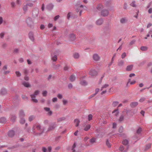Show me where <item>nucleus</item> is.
<instances>
[{"label":"nucleus","mask_w":152,"mask_h":152,"mask_svg":"<svg viewBox=\"0 0 152 152\" xmlns=\"http://www.w3.org/2000/svg\"><path fill=\"white\" fill-rule=\"evenodd\" d=\"M40 91L39 90H36L35 91L33 94L31 95V100L34 102L37 103L38 102V100L36 99L35 97L36 96L38 95Z\"/></svg>","instance_id":"1"},{"label":"nucleus","mask_w":152,"mask_h":152,"mask_svg":"<svg viewBox=\"0 0 152 152\" xmlns=\"http://www.w3.org/2000/svg\"><path fill=\"white\" fill-rule=\"evenodd\" d=\"M129 110L125 109L123 112L122 115H121L120 117L119 120L120 121H122L124 119V116H126V115H128V114L130 112Z\"/></svg>","instance_id":"2"},{"label":"nucleus","mask_w":152,"mask_h":152,"mask_svg":"<svg viewBox=\"0 0 152 152\" xmlns=\"http://www.w3.org/2000/svg\"><path fill=\"white\" fill-rule=\"evenodd\" d=\"M109 85L107 84H105L103 85L102 87L101 91H102L101 92V94H103L106 92L107 90L109 88Z\"/></svg>","instance_id":"3"},{"label":"nucleus","mask_w":152,"mask_h":152,"mask_svg":"<svg viewBox=\"0 0 152 152\" xmlns=\"http://www.w3.org/2000/svg\"><path fill=\"white\" fill-rule=\"evenodd\" d=\"M26 22L29 26L31 27L33 25V22L32 19L30 18H28L26 20Z\"/></svg>","instance_id":"4"},{"label":"nucleus","mask_w":152,"mask_h":152,"mask_svg":"<svg viewBox=\"0 0 152 152\" xmlns=\"http://www.w3.org/2000/svg\"><path fill=\"white\" fill-rule=\"evenodd\" d=\"M83 130L85 131H88L91 127V125L88 124H84L83 125Z\"/></svg>","instance_id":"5"},{"label":"nucleus","mask_w":152,"mask_h":152,"mask_svg":"<svg viewBox=\"0 0 152 152\" xmlns=\"http://www.w3.org/2000/svg\"><path fill=\"white\" fill-rule=\"evenodd\" d=\"M109 12L108 11L106 10H104L101 12V15L103 16H106L109 14Z\"/></svg>","instance_id":"6"},{"label":"nucleus","mask_w":152,"mask_h":152,"mask_svg":"<svg viewBox=\"0 0 152 152\" xmlns=\"http://www.w3.org/2000/svg\"><path fill=\"white\" fill-rule=\"evenodd\" d=\"M89 74L92 76H94L97 75V72L94 69H91L89 72Z\"/></svg>","instance_id":"7"},{"label":"nucleus","mask_w":152,"mask_h":152,"mask_svg":"<svg viewBox=\"0 0 152 152\" xmlns=\"http://www.w3.org/2000/svg\"><path fill=\"white\" fill-rule=\"evenodd\" d=\"M99 56L96 54H94L93 56V58L95 61H99Z\"/></svg>","instance_id":"8"},{"label":"nucleus","mask_w":152,"mask_h":152,"mask_svg":"<svg viewBox=\"0 0 152 152\" xmlns=\"http://www.w3.org/2000/svg\"><path fill=\"white\" fill-rule=\"evenodd\" d=\"M69 38L71 41H74L76 39V37L73 34H71L69 36Z\"/></svg>","instance_id":"9"},{"label":"nucleus","mask_w":152,"mask_h":152,"mask_svg":"<svg viewBox=\"0 0 152 152\" xmlns=\"http://www.w3.org/2000/svg\"><path fill=\"white\" fill-rule=\"evenodd\" d=\"M44 110L48 112V114L49 115H50L52 114V111L50 110V109L49 107H45Z\"/></svg>","instance_id":"10"},{"label":"nucleus","mask_w":152,"mask_h":152,"mask_svg":"<svg viewBox=\"0 0 152 152\" xmlns=\"http://www.w3.org/2000/svg\"><path fill=\"white\" fill-rule=\"evenodd\" d=\"M103 22V20L102 19H99L96 21V24L97 25H101Z\"/></svg>","instance_id":"11"},{"label":"nucleus","mask_w":152,"mask_h":152,"mask_svg":"<svg viewBox=\"0 0 152 152\" xmlns=\"http://www.w3.org/2000/svg\"><path fill=\"white\" fill-rule=\"evenodd\" d=\"M38 12L39 10L38 9H37L35 10L32 13L33 16L34 17L37 16L38 14Z\"/></svg>","instance_id":"12"},{"label":"nucleus","mask_w":152,"mask_h":152,"mask_svg":"<svg viewBox=\"0 0 152 152\" xmlns=\"http://www.w3.org/2000/svg\"><path fill=\"white\" fill-rule=\"evenodd\" d=\"M83 8V6L82 5H81L79 7V8H77V12H78L79 11H80V13H79L80 15H81V12L82 10V8Z\"/></svg>","instance_id":"13"},{"label":"nucleus","mask_w":152,"mask_h":152,"mask_svg":"<svg viewBox=\"0 0 152 152\" xmlns=\"http://www.w3.org/2000/svg\"><path fill=\"white\" fill-rule=\"evenodd\" d=\"M25 115L24 113L23 110H20L19 113V115L20 118L23 117L25 116Z\"/></svg>","instance_id":"14"},{"label":"nucleus","mask_w":152,"mask_h":152,"mask_svg":"<svg viewBox=\"0 0 152 152\" xmlns=\"http://www.w3.org/2000/svg\"><path fill=\"white\" fill-rule=\"evenodd\" d=\"M103 8V5L101 4H98L96 7L97 9L99 10H101Z\"/></svg>","instance_id":"15"},{"label":"nucleus","mask_w":152,"mask_h":152,"mask_svg":"<svg viewBox=\"0 0 152 152\" xmlns=\"http://www.w3.org/2000/svg\"><path fill=\"white\" fill-rule=\"evenodd\" d=\"M118 110V109H115L112 112V113L113 114V115L117 116L119 112Z\"/></svg>","instance_id":"16"},{"label":"nucleus","mask_w":152,"mask_h":152,"mask_svg":"<svg viewBox=\"0 0 152 152\" xmlns=\"http://www.w3.org/2000/svg\"><path fill=\"white\" fill-rule=\"evenodd\" d=\"M14 135V132L13 130L10 131L9 132L8 135L10 137H12Z\"/></svg>","instance_id":"17"},{"label":"nucleus","mask_w":152,"mask_h":152,"mask_svg":"<svg viewBox=\"0 0 152 152\" xmlns=\"http://www.w3.org/2000/svg\"><path fill=\"white\" fill-rule=\"evenodd\" d=\"M6 122V120L4 117H1L0 118V123H4Z\"/></svg>","instance_id":"18"},{"label":"nucleus","mask_w":152,"mask_h":152,"mask_svg":"<svg viewBox=\"0 0 152 152\" xmlns=\"http://www.w3.org/2000/svg\"><path fill=\"white\" fill-rule=\"evenodd\" d=\"M74 122L75 124V126L77 127L79 125L80 121L78 119H76L74 120Z\"/></svg>","instance_id":"19"},{"label":"nucleus","mask_w":152,"mask_h":152,"mask_svg":"<svg viewBox=\"0 0 152 152\" xmlns=\"http://www.w3.org/2000/svg\"><path fill=\"white\" fill-rule=\"evenodd\" d=\"M133 67V66L132 65H129L127 66L126 70L127 71H130L132 70Z\"/></svg>","instance_id":"20"},{"label":"nucleus","mask_w":152,"mask_h":152,"mask_svg":"<svg viewBox=\"0 0 152 152\" xmlns=\"http://www.w3.org/2000/svg\"><path fill=\"white\" fill-rule=\"evenodd\" d=\"M138 105V103L137 102H134L130 104L131 107H134Z\"/></svg>","instance_id":"21"},{"label":"nucleus","mask_w":152,"mask_h":152,"mask_svg":"<svg viewBox=\"0 0 152 152\" xmlns=\"http://www.w3.org/2000/svg\"><path fill=\"white\" fill-rule=\"evenodd\" d=\"M124 64V61L123 60H121L119 61L118 65L119 66H122Z\"/></svg>","instance_id":"22"},{"label":"nucleus","mask_w":152,"mask_h":152,"mask_svg":"<svg viewBox=\"0 0 152 152\" xmlns=\"http://www.w3.org/2000/svg\"><path fill=\"white\" fill-rule=\"evenodd\" d=\"M80 84L82 85L86 86L87 84V82L85 80H81Z\"/></svg>","instance_id":"23"},{"label":"nucleus","mask_w":152,"mask_h":152,"mask_svg":"<svg viewBox=\"0 0 152 152\" xmlns=\"http://www.w3.org/2000/svg\"><path fill=\"white\" fill-rule=\"evenodd\" d=\"M52 59L54 61H56L57 60V56L56 55H52Z\"/></svg>","instance_id":"24"},{"label":"nucleus","mask_w":152,"mask_h":152,"mask_svg":"<svg viewBox=\"0 0 152 152\" xmlns=\"http://www.w3.org/2000/svg\"><path fill=\"white\" fill-rule=\"evenodd\" d=\"M127 20L126 18H122L120 20V22L122 23H124L127 21Z\"/></svg>","instance_id":"25"},{"label":"nucleus","mask_w":152,"mask_h":152,"mask_svg":"<svg viewBox=\"0 0 152 152\" xmlns=\"http://www.w3.org/2000/svg\"><path fill=\"white\" fill-rule=\"evenodd\" d=\"M148 49V48L146 46H142L140 48V50L143 51L147 50Z\"/></svg>","instance_id":"26"},{"label":"nucleus","mask_w":152,"mask_h":152,"mask_svg":"<svg viewBox=\"0 0 152 152\" xmlns=\"http://www.w3.org/2000/svg\"><path fill=\"white\" fill-rule=\"evenodd\" d=\"M23 85L24 86L26 87H30V85L28 82H24L23 83Z\"/></svg>","instance_id":"27"},{"label":"nucleus","mask_w":152,"mask_h":152,"mask_svg":"<svg viewBox=\"0 0 152 152\" xmlns=\"http://www.w3.org/2000/svg\"><path fill=\"white\" fill-rule=\"evenodd\" d=\"M99 88H96L95 90V93L93 94L91 96V97H93L95 96L96 94L99 92Z\"/></svg>","instance_id":"28"},{"label":"nucleus","mask_w":152,"mask_h":152,"mask_svg":"<svg viewBox=\"0 0 152 152\" xmlns=\"http://www.w3.org/2000/svg\"><path fill=\"white\" fill-rule=\"evenodd\" d=\"M122 143L124 145H126L128 144V141L127 140H124L122 141Z\"/></svg>","instance_id":"29"},{"label":"nucleus","mask_w":152,"mask_h":152,"mask_svg":"<svg viewBox=\"0 0 152 152\" xmlns=\"http://www.w3.org/2000/svg\"><path fill=\"white\" fill-rule=\"evenodd\" d=\"M73 56L75 58H78L79 57V55L78 53H75L73 54Z\"/></svg>","instance_id":"30"},{"label":"nucleus","mask_w":152,"mask_h":152,"mask_svg":"<svg viewBox=\"0 0 152 152\" xmlns=\"http://www.w3.org/2000/svg\"><path fill=\"white\" fill-rule=\"evenodd\" d=\"M75 79V76L74 75H72L70 77V80L71 81H74Z\"/></svg>","instance_id":"31"},{"label":"nucleus","mask_w":152,"mask_h":152,"mask_svg":"<svg viewBox=\"0 0 152 152\" xmlns=\"http://www.w3.org/2000/svg\"><path fill=\"white\" fill-rule=\"evenodd\" d=\"M29 37L30 39L32 41L34 40V38L33 34L31 33H29Z\"/></svg>","instance_id":"32"},{"label":"nucleus","mask_w":152,"mask_h":152,"mask_svg":"<svg viewBox=\"0 0 152 152\" xmlns=\"http://www.w3.org/2000/svg\"><path fill=\"white\" fill-rule=\"evenodd\" d=\"M27 6H28V5L27 4L24 5L23 8L24 10L25 11H26L27 10V8H28Z\"/></svg>","instance_id":"33"},{"label":"nucleus","mask_w":152,"mask_h":152,"mask_svg":"<svg viewBox=\"0 0 152 152\" xmlns=\"http://www.w3.org/2000/svg\"><path fill=\"white\" fill-rule=\"evenodd\" d=\"M16 119V117L15 115H12L11 117V120L12 121H14Z\"/></svg>","instance_id":"34"},{"label":"nucleus","mask_w":152,"mask_h":152,"mask_svg":"<svg viewBox=\"0 0 152 152\" xmlns=\"http://www.w3.org/2000/svg\"><path fill=\"white\" fill-rule=\"evenodd\" d=\"M151 144H149L148 145H147L146 146L145 150H147L151 148Z\"/></svg>","instance_id":"35"},{"label":"nucleus","mask_w":152,"mask_h":152,"mask_svg":"<svg viewBox=\"0 0 152 152\" xmlns=\"http://www.w3.org/2000/svg\"><path fill=\"white\" fill-rule=\"evenodd\" d=\"M106 144L108 147L110 148L111 147V144L110 143L108 140H107L106 141Z\"/></svg>","instance_id":"36"},{"label":"nucleus","mask_w":152,"mask_h":152,"mask_svg":"<svg viewBox=\"0 0 152 152\" xmlns=\"http://www.w3.org/2000/svg\"><path fill=\"white\" fill-rule=\"evenodd\" d=\"M126 56V53L124 52L122 54V55H121V58L122 59H124L125 57Z\"/></svg>","instance_id":"37"},{"label":"nucleus","mask_w":152,"mask_h":152,"mask_svg":"<svg viewBox=\"0 0 152 152\" xmlns=\"http://www.w3.org/2000/svg\"><path fill=\"white\" fill-rule=\"evenodd\" d=\"M15 74H16V76L18 77H20L21 75V73H20V72H19L18 71H16L15 72Z\"/></svg>","instance_id":"38"},{"label":"nucleus","mask_w":152,"mask_h":152,"mask_svg":"<svg viewBox=\"0 0 152 152\" xmlns=\"http://www.w3.org/2000/svg\"><path fill=\"white\" fill-rule=\"evenodd\" d=\"M118 104V102H114L113 103V105L114 107L116 106Z\"/></svg>","instance_id":"39"},{"label":"nucleus","mask_w":152,"mask_h":152,"mask_svg":"<svg viewBox=\"0 0 152 152\" xmlns=\"http://www.w3.org/2000/svg\"><path fill=\"white\" fill-rule=\"evenodd\" d=\"M47 92L46 91H43L42 94L43 96H47Z\"/></svg>","instance_id":"40"},{"label":"nucleus","mask_w":152,"mask_h":152,"mask_svg":"<svg viewBox=\"0 0 152 152\" xmlns=\"http://www.w3.org/2000/svg\"><path fill=\"white\" fill-rule=\"evenodd\" d=\"M93 116L91 114H89L88 115V120L89 121L91 120L92 119Z\"/></svg>","instance_id":"41"},{"label":"nucleus","mask_w":152,"mask_h":152,"mask_svg":"<svg viewBox=\"0 0 152 152\" xmlns=\"http://www.w3.org/2000/svg\"><path fill=\"white\" fill-rule=\"evenodd\" d=\"M55 127V126L54 125H53V126H50L49 128V130H53L54 129Z\"/></svg>","instance_id":"42"},{"label":"nucleus","mask_w":152,"mask_h":152,"mask_svg":"<svg viewBox=\"0 0 152 152\" xmlns=\"http://www.w3.org/2000/svg\"><path fill=\"white\" fill-rule=\"evenodd\" d=\"M141 131H142L141 128H139L137 130V134H140L141 133Z\"/></svg>","instance_id":"43"},{"label":"nucleus","mask_w":152,"mask_h":152,"mask_svg":"<svg viewBox=\"0 0 152 152\" xmlns=\"http://www.w3.org/2000/svg\"><path fill=\"white\" fill-rule=\"evenodd\" d=\"M21 120H20V123L22 124H23L25 122V120L24 119L22 118H20Z\"/></svg>","instance_id":"44"},{"label":"nucleus","mask_w":152,"mask_h":152,"mask_svg":"<svg viewBox=\"0 0 152 152\" xmlns=\"http://www.w3.org/2000/svg\"><path fill=\"white\" fill-rule=\"evenodd\" d=\"M76 145L75 143H74L72 147V150L73 151L72 152H75L74 148L76 147Z\"/></svg>","instance_id":"45"},{"label":"nucleus","mask_w":152,"mask_h":152,"mask_svg":"<svg viewBox=\"0 0 152 152\" xmlns=\"http://www.w3.org/2000/svg\"><path fill=\"white\" fill-rule=\"evenodd\" d=\"M130 5L133 7H135L136 6V4H135V2L133 1L132 3L130 4Z\"/></svg>","instance_id":"46"},{"label":"nucleus","mask_w":152,"mask_h":152,"mask_svg":"<svg viewBox=\"0 0 152 152\" xmlns=\"http://www.w3.org/2000/svg\"><path fill=\"white\" fill-rule=\"evenodd\" d=\"M65 119V118L63 117L59 118L58 120V121H61Z\"/></svg>","instance_id":"47"},{"label":"nucleus","mask_w":152,"mask_h":152,"mask_svg":"<svg viewBox=\"0 0 152 152\" xmlns=\"http://www.w3.org/2000/svg\"><path fill=\"white\" fill-rule=\"evenodd\" d=\"M95 141V139L94 138H92L90 140V142L91 143H93Z\"/></svg>","instance_id":"48"},{"label":"nucleus","mask_w":152,"mask_h":152,"mask_svg":"<svg viewBox=\"0 0 152 152\" xmlns=\"http://www.w3.org/2000/svg\"><path fill=\"white\" fill-rule=\"evenodd\" d=\"M34 117L33 116H30L29 118V120L30 121H32L33 119L34 118Z\"/></svg>","instance_id":"49"},{"label":"nucleus","mask_w":152,"mask_h":152,"mask_svg":"<svg viewBox=\"0 0 152 152\" xmlns=\"http://www.w3.org/2000/svg\"><path fill=\"white\" fill-rule=\"evenodd\" d=\"M57 96L59 99H61L62 98V96L61 94H58Z\"/></svg>","instance_id":"50"},{"label":"nucleus","mask_w":152,"mask_h":152,"mask_svg":"<svg viewBox=\"0 0 152 152\" xmlns=\"http://www.w3.org/2000/svg\"><path fill=\"white\" fill-rule=\"evenodd\" d=\"M124 149V147L123 146H121L119 148V150L121 151H123Z\"/></svg>","instance_id":"51"},{"label":"nucleus","mask_w":152,"mask_h":152,"mask_svg":"<svg viewBox=\"0 0 152 152\" xmlns=\"http://www.w3.org/2000/svg\"><path fill=\"white\" fill-rule=\"evenodd\" d=\"M63 102L64 105H66L67 103V101L66 100H63Z\"/></svg>","instance_id":"52"},{"label":"nucleus","mask_w":152,"mask_h":152,"mask_svg":"<svg viewBox=\"0 0 152 152\" xmlns=\"http://www.w3.org/2000/svg\"><path fill=\"white\" fill-rule=\"evenodd\" d=\"M59 17V15H57L54 18V20H57Z\"/></svg>","instance_id":"53"},{"label":"nucleus","mask_w":152,"mask_h":152,"mask_svg":"<svg viewBox=\"0 0 152 152\" xmlns=\"http://www.w3.org/2000/svg\"><path fill=\"white\" fill-rule=\"evenodd\" d=\"M28 6H29L30 7H32L33 6V4L31 3H28L27 4Z\"/></svg>","instance_id":"54"},{"label":"nucleus","mask_w":152,"mask_h":152,"mask_svg":"<svg viewBox=\"0 0 152 152\" xmlns=\"http://www.w3.org/2000/svg\"><path fill=\"white\" fill-rule=\"evenodd\" d=\"M57 98H56V97L53 98L52 99V101L53 102H55L57 101Z\"/></svg>","instance_id":"55"},{"label":"nucleus","mask_w":152,"mask_h":152,"mask_svg":"<svg viewBox=\"0 0 152 152\" xmlns=\"http://www.w3.org/2000/svg\"><path fill=\"white\" fill-rule=\"evenodd\" d=\"M148 12L149 14H151L152 13V8H150L148 10Z\"/></svg>","instance_id":"56"},{"label":"nucleus","mask_w":152,"mask_h":152,"mask_svg":"<svg viewBox=\"0 0 152 152\" xmlns=\"http://www.w3.org/2000/svg\"><path fill=\"white\" fill-rule=\"evenodd\" d=\"M3 70H7V65H5L2 68Z\"/></svg>","instance_id":"57"},{"label":"nucleus","mask_w":152,"mask_h":152,"mask_svg":"<svg viewBox=\"0 0 152 152\" xmlns=\"http://www.w3.org/2000/svg\"><path fill=\"white\" fill-rule=\"evenodd\" d=\"M47 149L45 147H43L42 148V151L43 152H46Z\"/></svg>","instance_id":"58"},{"label":"nucleus","mask_w":152,"mask_h":152,"mask_svg":"<svg viewBox=\"0 0 152 152\" xmlns=\"http://www.w3.org/2000/svg\"><path fill=\"white\" fill-rule=\"evenodd\" d=\"M37 128L38 130H40L41 129V127L39 125H37Z\"/></svg>","instance_id":"59"},{"label":"nucleus","mask_w":152,"mask_h":152,"mask_svg":"<svg viewBox=\"0 0 152 152\" xmlns=\"http://www.w3.org/2000/svg\"><path fill=\"white\" fill-rule=\"evenodd\" d=\"M135 76V74L134 73H132L130 74L129 75V77H134Z\"/></svg>","instance_id":"60"},{"label":"nucleus","mask_w":152,"mask_h":152,"mask_svg":"<svg viewBox=\"0 0 152 152\" xmlns=\"http://www.w3.org/2000/svg\"><path fill=\"white\" fill-rule=\"evenodd\" d=\"M45 28V26L43 25H41L40 27V28L41 29H43Z\"/></svg>","instance_id":"61"},{"label":"nucleus","mask_w":152,"mask_h":152,"mask_svg":"<svg viewBox=\"0 0 152 152\" xmlns=\"http://www.w3.org/2000/svg\"><path fill=\"white\" fill-rule=\"evenodd\" d=\"M4 34L3 33H1L0 34V37L1 38H2L3 37L4 35Z\"/></svg>","instance_id":"62"},{"label":"nucleus","mask_w":152,"mask_h":152,"mask_svg":"<svg viewBox=\"0 0 152 152\" xmlns=\"http://www.w3.org/2000/svg\"><path fill=\"white\" fill-rule=\"evenodd\" d=\"M53 26V24L52 23H49L48 25V27L50 28Z\"/></svg>","instance_id":"63"},{"label":"nucleus","mask_w":152,"mask_h":152,"mask_svg":"<svg viewBox=\"0 0 152 152\" xmlns=\"http://www.w3.org/2000/svg\"><path fill=\"white\" fill-rule=\"evenodd\" d=\"M116 126V124L115 123H113V128H115Z\"/></svg>","instance_id":"64"}]
</instances>
